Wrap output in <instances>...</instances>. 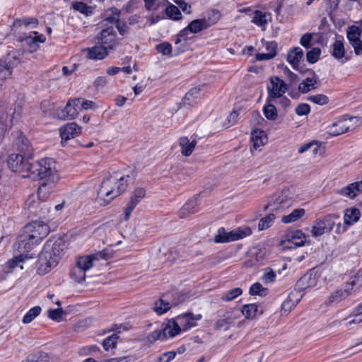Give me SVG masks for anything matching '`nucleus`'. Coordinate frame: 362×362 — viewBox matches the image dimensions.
<instances>
[{
	"mask_svg": "<svg viewBox=\"0 0 362 362\" xmlns=\"http://www.w3.org/2000/svg\"><path fill=\"white\" fill-rule=\"evenodd\" d=\"M84 51L87 52L86 56L88 59L98 60L104 59L108 54L110 50L98 41L94 47L87 48Z\"/></svg>",
	"mask_w": 362,
	"mask_h": 362,
	"instance_id": "nucleus-28",
	"label": "nucleus"
},
{
	"mask_svg": "<svg viewBox=\"0 0 362 362\" xmlns=\"http://www.w3.org/2000/svg\"><path fill=\"white\" fill-rule=\"evenodd\" d=\"M274 103H276V100L267 98L266 105L263 107L264 115L267 119L275 120L277 118V110Z\"/></svg>",
	"mask_w": 362,
	"mask_h": 362,
	"instance_id": "nucleus-35",
	"label": "nucleus"
},
{
	"mask_svg": "<svg viewBox=\"0 0 362 362\" xmlns=\"http://www.w3.org/2000/svg\"><path fill=\"white\" fill-rule=\"evenodd\" d=\"M266 290L267 289L263 288L262 285L260 283L257 282L253 284L250 286L249 293L252 296H262L265 293Z\"/></svg>",
	"mask_w": 362,
	"mask_h": 362,
	"instance_id": "nucleus-57",
	"label": "nucleus"
},
{
	"mask_svg": "<svg viewBox=\"0 0 362 362\" xmlns=\"http://www.w3.org/2000/svg\"><path fill=\"white\" fill-rule=\"evenodd\" d=\"M168 296L166 293L154 303L153 310L157 314L162 315L169 310L172 305H176V303H170L168 300Z\"/></svg>",
	"mask_w": 362,
	"mask_h": 362,
	"instance_id": "nucleus-29",
	"label": "nucleus"
},
{
	"mask_svg": "<svg viewBox=\"0 0 362 362\" xmlns=\"http://www.w3.org/2000/svg\"><path fill=\"white\" fill-rule=\"evenodd\" d=\"M57 183L42 181L37 189V197L40 201L46 202L50 194L54 192Z\"/></svg>",
	"mask_w": 362,
	"mask_h": 362,
	"instance_id": "nucleus-30",
	"label": "nucleus"
},
{
	"mask_svg": "<svg viewBox=\"0 0 362 362\" xmlns=\"http://www.w3.org/2000/svg\"><path fill=\"white\" fill-rule=\"evenodd\" d=\"M239 315L236 313L235 311L227 312L223 315L222 319H219L216 321L214 325V329L216 330H219L223 329L225 330H228L230 325L233 324L236 319H238Z\"/></svg>",
	"mask_w": 362,
	"mask_h": 362,
	"instance_id": "nucleus-27",
	"label": "nucleus"
},
{
	"mask_svg": "<svg viewBox=\"0 0 362 362\" xmlns=\"http://www.w3.org/2000/svg\"><path fill=\"white\" fill-rule=\"evenodd\" d=\"M349 317H352V319L349 320L347 323H346V326L362 322V303L356 308L354 313L350 315Z\"/></svg>",
	"mask_w": 362,
	"mask_h": 362,
	"instance_id": "nucleus-46",
	"label": "nucleus"
},
{
	"mask_svg": "<svg viewBox=\"0 0 362 362\" xmlns=\"http://www.w3.org/2000/svg\"><path fill=\"white\" fill-rule=\"evenodd\" d=\"M80 98L68 100L64 109H57L54 113V117L59 119H73L81 111Z\"/></svg>",
	"mask_w": 362,
	"mask_h": 362,
	"instance_id": "nucleus-9",
	"label": "nucleus"
},
{
	"mask_svg": "<svg viewBox=\"0 0 362 362\" xmlns=\"http://www.w3.org/2000/svg\"><path fill=\"white\" fill-rule=\"evenodd\" d=\"M202 316L201 314L194 315L192 313H187L178 315L175 319L168 322L175 336L180 334L182 331H186L188 329L197 325V321L200 320Z\"/></svg>",
	"mask_w": 362,
	"mask_h": 362,
	"instance_id": "nucleus-6",
	"label": "nucleus"
},
{
	"mask_svg": "<svg viewBox=\"0 0 362 362\" xmlns=\"http://www.w3.org/2000/svg\"><path fill=\"white\" fill-rule=\"evenodd\" d=\"M310 112V106L306 103L299 104L296 107V113L299 116L307 115Z\"/></svg>",
	"mask_w": 362,
	"mask_h": 362,
	"instance_id": "nucleus-62",
	"label": "nucleus"
},
{
	"mask_svg": "<svg viewBox=\"0 0 362 362\" xmlns=\"http://www.w3.org/2000/svg\"><path fill=\"white\" fill-rule=\"evenodd\" d=\"M357 120L356 117L344 119L334 122L327 127V133L333 136L340 135L354 128L352 122Z\"/></svg>",
	"mask_w": 362,
	"mask_h": 362,
	"instance_id": "nucleus-13",
	"label": "nucleus"
},
{
	"mask_svg": "<svg viewBox=\"0 0 362 362\" xmlns=\"http://www.w3.org/2000/svg\"><path fill=\"white\" fill-rule=\"evenodd\" d=\"M64 314L62 308L50 309L48 310V317L52 320L60 322Z\"/></svg>",
	"mask_w": 362,
	"mask_h": 362,
	"instance_id": "nucleus-58",
	"label": "nucleus"
},
{
	"mask_svg": "<svg viewBox=\"0 0 362 362\" xmlns=\"http://www.w3.org/2000/svg\"><path fill=\"white\" fill-rule=\"evenodd\" d=\"M98 40L99 43L105 46L108 50L114 49L118 44L116 32L112 26L103 29L98 36Z\"/></svg>",
	"mask_w": 362,
	"mask_h": 362,
	"instance_id": "nucleus-14",
	"label": "nucleus"
},
{
	"mask_svg": "<svg viewBox=\"0 0 362 362\" xmlns=\"http://www.w3.org/2000/svg\"><path fill=\"white\" fill-rule=\"evenodd\" d=\"M146 196V189L143 187H136L133 192L130 201L127 204L124 211V219H129L131 213L133 211L136 206L141 202V200Z\"/></svg>",
	"mask_w": 362,
	"mask_h": 362,
	"instance_id": "nucleus-22",
	"label": "nucleus"
},
{
	"mask_svg": "<svg viewBox=\"0 0 362 362\" xmlns=\"http://www.w3.org/2000/svg\"><path fill=\"white\" fill-rule=\"evenodd\" d=\"M313 40L312 33H305L302 35L300 40V44L306 49H308L311 45V41Z\"/></svg>",
	"mask_w": 362,
	"mask_h": 362,
	"instance_id": "nucleus-61",
	"label": "nucleus"
},
{
	"mask_svg": "<svg viewBox=\"0 0 362 362\" xmlns=\"http://www.w3.org/2000/svg\"><path fill=\"white\" fill-rule=\"evenodd\" d=\"M259 306L257 304H247L242 307L241 313L247 319H252L256 317L258 313Z\"/></svg>",
	"mask_w": 362,
	"mask_h": 362,
	"instance_id": "nucleus-42",
	"label": "nucleus"
},
{
	"mask_svg": "<svg viewBox=\"0 0 362 362\" xmlns=\"http://www.w3.org/2000/svg\"><path fill=\"white\" fill-rule=\"evenodd\" d=\"M179 144L181 147L182 154L185 156H189L194 151L197 145V141L196 140H192L190 141L187 137L182 136L180 139Z\"/></svg>",
	"mask_w": 362,
	"mask_h": 362,
	"instance_id": "nucleus-34",
	"label": "nucleus"
},
{
	"mask_svg": "<svg viewBox=\"0 0 362 362\" xmlns=\"http://www.w3.org/2000/svg\"><path fill=\"white\" fill-rule=\"evenodd\" d=\"M251 141L255 150L259 149L267 142V137L264 132L259 129H255L251 133Z\"/></svg>",
	"mask_w": 362,
	"mask_h": 362,
	"instance_id": "nucleus-32",
	"label": "nucleus"
},
{
	"mask_svg": "<svg viewBox=\"0 0 362 362\" xmlns=\"http://www.w3.org/2000/svg\"><path fill=\"white\" fill-rule=\"evenodd\" d=\"M31 158L25 156L23 153H12L7 159L8 167L11 170L21 174L23 177H29L32 170V164L29 162Z\"/></svg>",
	"mask_w": 362,
	"mask_h": 362,
	"instance_id": "nucleus-5",
	"label": "nucleus"
},
{
	"mask_svg": "<svg viewBox=\"0 0 362 362\" xmlns=\"http://www.w3.org/2000/svg\"><path fill=\"white\" fill-rule=\"evenodd\" d=\"M13 136L15 138V146L20 152L19 153H23L27 157H32L33 148L28 139L21 132H15Z\"/></svg>",
	"mask_w": 362,
	"mask_h": 362,
	"instance_id": "nucleus-18",
	"label": "nucleus"
},
{
	"mask_svg": "<svg viewBox=\"0 0 362 362\" xmlns=\"http://www.w3.org/2000/svg\"><path fill=\"white\" fill-rule=\"evenodd\" d=\"M166 15L173 20H179L181 18V13L179 8L175 5L170 4L165 8Z\"/></svg>",
	"mask_w": 362,
	"mask_h": 362,
	"instance_id": "nucleus-52",
	"label": "nucleus"
},
{
	"mask_svg": "<svg viewBox=\"0 0 362 362\" xmlns=\"http://www.w3.org/2000/svg\"><path fill=\"white\" fill-rule=\"evenodd\" d=\"M119 337L116 334H113L111 336L108 337L103 341V346L105 351H109L111 349H113L116 346L117 341Z\"/></svg>",
	"mask_w": 362,
	"mask_h": 362,
	"instance_id": "nucleus-53",
	"label": "nucleus"
},
{
	"mask_svg": "<svg viewBox=\"0 0 362 362\" xmlns=\"http://www.w3.org/2000/svg\"><path fill=\"white\" fill-rule=\"evenodd\" d=\"M216 21H211L209 19L202 18L192 21L187 27L180 32L179 35L184 37L188 31L192 33H197L216 23Z\"/></svg>",
	"mask_w": 362,
	"mask_h": 362,
	"instance_id": "nucleus-20",
	"label": "nucleus"
},
{
	"mask_svg": "<svg viewBox=\"0 0 362 362\" xmlns=\"http://www.w3.org/2000/svg\"><path fill=\"white\" fill-rule=\"evenodd\" d=\"M270 83L267 87L268 98L275 100L281 98L288 89L286 83L279 77L272 78Z\"/></svg>",
	"mask_w": 362,
	"mask_h": 362,
	"instance_id": "nucleus-17",
	"label": "nucleus"
},
{
	"mask_svg": "<svg viewBox=\"0 0 362 362\" xmlns=\"http://www.w3.org/2000/svg\"><path fill=\"white\" fill-rule=\"evenodd\" d=\"M276 277V272L272 268L267 267L264 269V273L261 279L264 284H270L275 281Z\"/></svg>",
	"mask_w": 362,
	"mask_h": 362,
	"instance_id": "nucleus-50",
	"label": "nucleus"
},
{
	"mask_svg": "<svg viewBox=\"0 0 362 362\" xmlns=\"http://www.w3.org/2000/svg\"><path fill=\"white\" fill-rule=\"evenodd\" d=\"M361 216L359 209L356 208L346 209L344 211V220L346 225L351 226L356 223Z\"/></svg>",
	"mask_w": 362,
	"mask_h": 362,
	"instance_id": "nucleus-37",
	"label": "nucleus"
},
{
	"mask_svg": "<svg viewBox=\"0 0 362 362\" xmlns=\"http://www.w3.org/2000/svg\"><path fill=\"white\" fill-rule=\"evenodd\" d=\"M308 100L317 105H326L329 102V98L325 95L317 94L308 96Z\"/></svg>",
	"mask_w": 362,
	"mask_h": 362,
	"instance_id": "nucleus-56",
	"label": "nucleus"
},
{
	"mask_svg": "<svg viewBox=\"0 0 362 362\" xmlns=\"http://www.w3.org/2000/svg\"><path fill=\"white\" fill-rule=\"evenodd\" d=\"M16 23L19 25L29 27L30 28H35L38 24V20L35 18H23L16 21Z\"/></svg>",
	"mask_w": 362,
	"mask_h": 362,
	"instance_id": "nucleus-55",
	"label": "nucleus"
},
{
	"mask_svg": "<svg viewBox=\"0 0 362 362\" xmlns=\"http://www.w3.org/2000/svg\"><path fill=\"white\" fill-rule=\"evenodd\" d=\"M321 54V50L318 47H314L308 51L306 54L307 61L310 64H314L318 61Z\"/></svg>",
	"mask_w": 362,
	"mask_h": 362,
	"instance_id": "nucleus-54",
	"label": "nucleus"
},
{
	"mask_svg": "<svg viewBox=\"0 0 362 362\" xmlns=\"http://www.w3.org/2000/svg\"><path fill=\"white\" fill-rule=\"evenodd\" d=\"M176 4H177L183 12L187 13H191V6L187 3V0H173Z\"/></svg>",
	"mask_w": 362,
	"mask_h": 362,
	"instance_id": "nucleus-64",
	"label": "nucleus"
},
{
	"mask_svg": "<svg viewBox=\"0 0 362 362\" xmlns=\"http://www.w3.org/2000/svg\"><path fill=\"white\" fill-rule=\"evenodd\" d=\"M25 205L31 213L40 218L45 217L46 214L49 211V207L45 202H36L35 195H30L28 197Z\"/></svg>",
	"mask_w": 362,
	"mask_h": 362,
	"instance_id": "nucleus-16",
	"label": "nucleus"
},
{
	"mask_svg": "<svg viewBox=\"0 0 362 362\" xmlns=\"http://www.w3.org/2000/svg\"><path fill=\"white\" fill-rule=\"evenodd\" d=\"M290 239L296 247H300L305 245V235L300 230H296L291 233L289 235Z\"/></svg>",
	"mask_w": 362,
	"mask_h": 362,
	"instance_id": "nucleus-43",
	"label": "nucleus"
},
{
	"mask_svg": "<svg viewBox=\"0 0 362 362\" xmlns=\"http://www.w3.org/2000/svg\"><path fill=\"white\" fill-rule=\"evenodd\" d=\"M354 284V281L343 284L330 294L326 304L328 305L337 304L346 298L351 293Z\"/></svg>",
	"mask_w": 362,
	"mask_h": 362,
	"instance_id": "nucleus-12",
	"label": "nucleus"
},
{
	"mask_svg": "<svg viewBox=\"0 0 362 362\" xmlns=\"http://www.w3.org/2000/svg\"><path fill=\"white\" fill-rule=\"evenodd\" d=\"M197 200L195 198L189 199L180 210L179 217L185 218L198 211Z\"/></svg>",
	"mask_w": 362,
	"mask_h": 362,
	"instance_id": "nucleus-31",
	"label": "nucleus"
},
{
	"mask_svg": "<svg viewBox=\"0 0 362 362\" xmlns=\"http://www.w3.org/2000/svg\"><path fill=\"white\" fill-rule=\"evenodd\" d=\"M305 214L304 209H294L291 213L281 217V221L284 223H290L299 220Z\"/></svg>",
	"mask_w": 362,
	"mask_h": 362,
	"instance_id": "nucleus-38",
	"label": "nucleus"
},
{
	"mask_svg": "<svg viewBox=\"0 0 362 362\" xmlns=\"http://www.w3.org/2000/svg\"><path fill=\"white\" fill-rule=\"evenodd\" d=\"M361 33V28L356 25L349 26L346 30V38L357 56L362 54V40L360 38Z\"/></svg>",
	"mask_w": 362,
	"mask_h": 362,
	"instance_id": "nucleus-11",
	"label": "nucleus"
},
{
	"mask_svg": "<svg viewBox=\"0 0 362 362\" xmlns=\"http://www.w3.org/2000/svg\"><path fill=\"white\" fill-rule=\"evenodd\" d=\"M291 204V199L288 197L286 192H284L281 194H274L269 203L264 206V211L272 208V210H278L288 208Z\"/></svg>",
	"mask_w": 362,
	"mask_h": 362,
	"instance_id": "nucleus-15",
	"label": "nucleus"
},
{
	"mask_svg": "<svg viewBox=\"0 0 362 362\" xmlns=\"http://www.w3.org/2000/svg\"><path fill=\"white\" fill-rule=\"evenodd\" d=\"M48 252L47 250H42L39 255V258L37 263V273L40 275H44L48 273L53 267H56V262L54 259L47 262L46 259V255Z\"/></svg>",
	"mask_w": 362,
	"mask_h": 362,
	"instance_id": "nucleus-26",
	"label": "nucleus"
},
{
	"mask_svg": "<svg viewBox=\"0 0 362 362\" xmlns=\"http://www.w3.org/2000/svg\"><path fill=\"white\" fill-rule=\"evenodd\" d=\"M271 20L270 13L255 10L253 13L252 22L257 26L264 28Z\"/></svg>",
	"mask_w": 362,
	"mask_h": 362,
	"instance_id": "nucleus-33",
	"label": "nucleus"
},
{
	"mask_svg": "<svg viewBox=\"0 0 362 362\" xmlns=\"http://www.w3.org/2000/svg\"><path fill=\"white\" fill-rule=\"evenodd\" d=\"M30 175H33L41 181L49 182L51 184L57 183L60 180L57 163L51 158H45L32 163Z\"/></svg>",
	"mask_w": 362,
	"mask_h": 362,
	"instance_id": "nucleus-4",
	"label": "nucleus"
},
{
	"mask_svg": "<svg viewBox=\"0 0 362 362\" xmlns=\"http://www.w3.org/2000/svg\"><path fill=\"white\" fill-rule=\"evenodd\" d=\"M81 132V127L76 122H70L64 125L60 128L62 142L77 136Z\"/></svg>",
	"mask_w": 362,
	"mask_h": 362,
	"instance_id": "nucleus-24",
	"label": "nucleus"
},
{
	"mask_svg": "<svg viewBox=\"0 0 362 362\" xmlns=\"http://www.w3.org/2000/svg\"><path fill=\"white\" fill-rule=\"evenodd\" d=\"M275 218L276 216L273 213H271L267 215L266 216L262 218L258 223V230H264L265 229L269 228L272 226Z\"/></svg>",
	"mask_w": 362,
	"mask_h": 362,
	"instance_id": "nucleus-45",
	"label": "nucleus"
},
{
	"mask_svg": "<svg viewBox=\"0 0 362 362\" xmlns=\"http://www.w3.org/2000/svg\"><path fill=\"white\" fill-rule=\"evenodd\" d=\"M23 52L21 50H15L9 52L7 56L3 59V64L5 66L6 74L10 76L13 68L21 62Z\"/></svg>",
	"mask_w": 362,
	"mask_h": 362,
	"instance_id": "nucleus-19",
	"label": "nucleus"
},
{
	"mask_svg": "<svg viewBox=\"0 0 362 362\" xmlns=\"http://www.w3.org/2000/svg\"><path fill=\"white\" fill-rule=\"evenodd\" d=\"M362 192V181L355 182L337 191V194L349 199L355 198Z\"/></svg>",
	"mask_w": 362,
	"mask_h": 362,
	"instance_id": "nucleus-25",
	"label": "nucleus"
},
{
	"mask_svg": "<svg viewBox=\"0 0 362 362\" xmlns=\"http://www.w3.org/2000/svg\"><path fill=\"white\" fill-rule=\"evenodd\" d=\"M201 88L199 87H194L190 89L185 95L183 103L185 104L190 105L194 99L197 98L199 95Z\"/></svg>",
	"mask_w": 362,
	"mask_h": 362,
	"instance_id": "nucleus-48",
	"label": "nucleus"
},
{
	"mask_svg": "<svg viewBox=\"0 0 362 362\" xmlns=\"http://www.w3.org/2000/svg\"><path fill=\"white\" fill-rule=\"evenodd\" d=\"M340 217L339 214H329L323 217L317 218L314 222L311 229V235L317 238L329 233L335 225V220Z\"/></svg>",
	"mask_w": 362,
	"mask_h": 362,
	"instance_id": "nucleus-7",
	"label": "nucleus"
},
{
	"mask_svg": "<svg viewBox=\"0 0 362 362\" xmlns=\"http://www.w3.org/2000/svg\"><path fill=\"white\" fill-rule=\"evenodd\" d=\"M303 57V51L297 47L291 50L287 54V61L294 67Z\"/></svg>",
	"mask_w": 362,
	"mask_h": 362,
	"instance_id": "nucleus-39",
	"label": "nucleus"
},
{
	"mask_svg": "<svg viewBox=\"0 0 362 362\" xmlns=\"http://www.w3.org/2000/svg\"><path fill=\"white\" fill-rule=\"evenodd\" d=\"M242 288H235L224 293L222 295L221 299L226 302L231 301L242 295Z\"/></svg>",
	"mask_w": 362,
	"mask_h": 362,
	"instance_id": "nucleus-47",
	"label": "nucleus"
},
{
	"mask_svg": "<svg viewBox=\"0 0 362 362\" xmlns=\"http://www.w3.org/2000/svg\"><path fill=\"white\" fill-rule=\"evenodd\" d=\"M252 234L249 227L238 228L230 232H226L224 228H220L214 238L216 243H228L245 238Z\"/></svg>",
	"mask_w": 362,
	"mask_h": 362,
	"instance_id": "nucleus-8",
	"label": "nucleus"
},
{
	"mask_svg": "<svg viewBox=\"0 0 362 362\" xmlns=\"http://www.w3.org/2000/svg\"><path fill=\"white\" fill-rule=\"evenodd\" d=\"M23 259L22 258V255L18 257H15L12 259L8 260L4 265V271L6 273H11L20 262H23Z\"/></svg>",
	"mask_w": 362,
	"mask_h": 362,
	"instance_id": "nucleus-49",
	"label": "nucleus"
},
{
	"mask_svg": "<svg viewBox=\"0 0 362 362\" xmlns=\"http://www.w3.org/2000/svg\"><path fill=\"white\" fill-rule=\"evenodd\" d=\"M49 227L42 220L33 221L28 223L18 237V249L22 252H28L33 246L39 244L49 233Z\"/></svg>",
	"mask_w": 362,
	"mask_h": 362,
	"instance_id": "nucleus-1",
	"label": "nucleus"
},
{
	"mask_svg": "<svg viewBox=\"0 0 362 362\" xmlns=\"http://www.w3.org/2000/svg\"><path fill=\"white\" fill-rule=\"evenodd\" d=\"M72 7L74 10L79 11L83 14L89 16L93 13L92 8L87 6L83 2L78 1L72 4Z\"/></svg>",
	"mask_w": 362,
	"mask_h": 362,
	"instance_id": "nucleus-51",
	"label": "nucleus"
},
{
	"mask_svg": "<svg viewBox=\"0 0 362 362\" xmlns=\"http://www.w3.org/2000/svg\"><path fill=\"white\" fill-rule=\"evenodd\" d=\"M317 79L314 77H308L298 85V90L302 93H307L315 88Z\"/></svg>",
	"mask_w": 362,
	"mask_h": 362,
	"instance_id": "nucleus-41",
	"label": "nucleus"
},
{
	"mask_svg": "<svg viewBox=\"0 0 362 362\" xmlns=\"http://www.w3.org/2000/svg\"><path fill=\"white\" fill-rule=\"evenodd\" d=\"M129 175L114 172L108 177L104 179L98 191V197L103 200L105 204H109L114 198L124 192L128 185Z\"/></svg>",
	"mask_w": 362,
	"mask_h": 362,
	"instance_id": "nucleus-2",
	"label": "nucleus"
},
{
	"mask_svg": "<svg viewBox=\"0 0 362 362\" xmlns=\"http://www.w3.org/2000/svg\"><path fill=\"white\" fill-rule=\"evenodd\" d=\"M171 329L172 328L168 322L163 329H156L150 333L147 336L146 339L150 344H153L157 340H163L167 338L174 337L175 335Z\"/></svg>",
	"mask_w": 362,
	"mask_h": 362,
	"instance_id": "nucleus-23",
	"label": "nucleus"
},
{
	"mask_svg": "<svg viewBox=\"0 0 362 362\" xmlns=\"http://www.w3.org/2000/svg\"><path fill=\"white\" fill-rule=\"evenodd\" d=\"M112 257V253L107 249L90 255L79 257L76 265L71 270V278L76 282L82 283L86 279V272L93 267L94 261L100 259L107 260Z\"/></svg>",
	"mask_w": 362,
	"mask_h": 362,
	"instance_id": "nucleus-3",
	"label": "nucleus"
},
{
	"mask_svg": "<svg viewBox=\"0 0 362 362\" xmlns=\"http://www.w3.org/2000/svg\"><path fill=\"white\" fill-rule=\"evenodd\" d=\"M176 352L174 351L165 352L161 354L155 362H170L175 358Z\"/></svg>",
	"mask_w": 362,
	"mask_h": 362,
	"instance_id": "nucleus-59",
	"label": "nucleus"
},
{
	"mask_svg": "<svg viewBox=\"0 0 362 362\" xmlns=\"http://www.w3.org/2000/svg\"><path fill=\"white\" fill-rule=\"evenodd\" d=\"M112 16H107L105 21L110 23L112 24H116L119 22V17L120 11L117 8H112Z\"/></svg>",
	"mask_w": 362,
	"mask_h": 362,
	"instance_id": "nucleus-63",
	"label": "nucleus"
},
{
	"mask_svg": "<svg viewBox=\"0 0 362 362\" xmlns=\"http://www.w3.org/2000/svg\"><path fill=\"white\" fill-rule=\"evenodd\" d=\"M64 244L62 240L49 239L45 245L42 250H47L46 259L47 262L54 260L56 262V266L58 264L61 256L63 253Z\"/></svg>",
	"mask_w": 362,
	"mask_h": 362,
	"instance_id": "nucleus-10",
	"label": "nucleus"
},
{
	"mask_svg": "<svg viewBox=\"0 0 362 362\" xmlns=\"http://www.w3.org/2000/svg\"><path fill=\"white\" fill-rule=\"evenodd\" d=\"M41 310L42 309L40 306H35L30 309L23 317V323H30L35 318H36L40 314Z\"/></svg>",
	"mask_w": 362,
	"mask_h": 362,
	"instance_id": "nucleus-44",
	"label": "nucleus"
},
{
	"mask_svg": "<svg viewBox=\"0 0 362 362\" xmlns=\"http://www.w3.org/2000/svg\"><path fill=\"white\" fill-rule=\"evenodd\" d=\"M33 35H26L21 41L23 46L26 47L29 52H33L39 48V45L43 43L46 40V37L43 34H39L37 32H33Z\"/></svg>",
	"mask_w": 362,
	"mask_h": 362,
	"instance_id": "nucleus-21",
	"label": "nucleus"
},
{
	"mask_svg": "<svg viewBox=\"0 0 362 362\" xmlns=\"http://www.w3.org/2000/svg\"><path fill=\"white\" fill-rule=\"evenodd\" d=\"M156 50L158 52L161 53L164 55H169L172 52V46L168 42L161 43L156 46Z\"/></svg>",
	"mask_w": 362,
	"mask_h": 362,
	"instance_id": "nucleus-60",
	"label": "nucleus"
},
{
	"mask_svg": "<svg viewBox=\"0 0 362 362\" xmlns=\"http://www.w3.org/2000/svg\"><path fill=\"white\" fill-rule=\"evenodd\" d=\"M300 297L298 292L291 293L282 303V310L284 312L290 311L298 303L300 300Z\"/></svg>",
	"mask_w": 362,
	"mask_h": 362,
	"instance_id": "nucleus-36",
	"label": "nucleus"
},
{
	"mask_svg": "<svg viewBox=\"0 0 362 362\" xmlns=\"http://www.w3.org/2000/svg\"><path fill=\"white\" fill-rule=\"evenodd\" d=\"M345 49L344 42L342 40H337L332 45V56L337 59L340 60L344 57Z\"/></svg>",
	"mask_w": 362,
	"mask_h": 362,
	"instance_id": "nucleus-40",
	"label": "nucleus"
}]
</instances>
